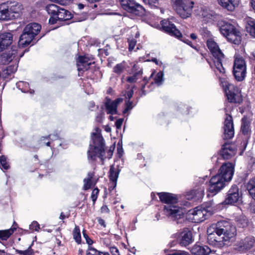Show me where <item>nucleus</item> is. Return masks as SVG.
<instances>
[{
    "mask_svg": "<svg viewBox=\"0 0 255 255\" xmlns=\"http://www.w3.org/2000/svg\"><path fill=\"white\" fill-rule=\"evenodd\" d=\"M34 38L33 35L24 28L19 38L18 46L23 48L25 47L31 43Z\"/></svg>",
    "mask_w": 255,
    "mask_h": 255,
    "instance_id": "22",
    "label": "nucleus"
},
{
    "mask_svg": "<svg viewBox=\"0 0 255 255\" xmlns=\"http://www.w3.org/2000/svg\"><path fill=\"white\" fill-rule=\"evenodd\" d=\"M99 193V189L96 187L95 188L92 192L91 198L93 202V204H94L97 199L98 195Z\"/></svg>",
    "mask_w": 255,
    "mask_h": 255,
    "instance_id": "51",
    "label": "nucleus"
},
{
    "mask_svg": "<svg viewBox=\"0 0 255 255\" xmlns=\"http://www.w3.org/2000/svg\"><path fill=\"white\" fill-rule=\"evenodd\" d=\"M207 213L202 206H198L193 208L192 212V223H199L206 219Z\"/></svg>",
    "mask_w": 255,
    "mask_h": 255,
    "instance_id": "21",
    "label": "nucleus"
},
{
    "mask_svg": "<svg viewBox=\"0 0 255 255\" xmlns=\"http://www.w3.org/2000/svg\"><path fill=\"white\" fill-rule=\"evenodd\" d=\"M120 170L117 168H115L114 165L110 166L109 172V178L110 182H117Z\"/></svg>",
    "mask_w": 255,
    "mask_h": 255,
    "instance_id": "32",
    "label": "nucleus"
},
{
    "mask_svg": "<svg viewBox=\"0 0 255 255\" xmlns=\"http://www.w3.org/2000/svg\"><path fill=\"white\" fill-rule=\"evenodd\" d=\"M83 237L85 238L86 241V243L89 245L91 246L93 244V240L89 237L87 234L86 230L84 229L82 231Z\"/></svg>",
    "mask_w": 255,
    "mask_h": 255,
    "instance_id": "54",
    "label": "nucleus"
},
{
    "mask_svg": "<svg viewBox=\"0 0 255 255\" xmlns=\"http://www.w3.org/2000/svg\"><path fill=\"white\" fill-rule=\"evenodd\" d=\"M211 252V249L207 246L196 244L192 247V255H209Z\"/></svg>",
    "mask_w": 255,
    "mask_h": 255,
    "instance_id": "28",
    "label": "nucleus"
},
{
    "mask_svg": "<svg viewBox=\"0 0 255 255\" xmlns=\"http://www.w3.org/2000/svg\"><path fill=\"white\" fill-rule=\"evenodd\" d=\"M223 128L224 129L223 139L228 140L233 138L235 134L234 122L232 116L229 114H226Z\"/></svg>",
    "mask_w": 255,
    "mask_h": 255,
    "instance_id": "15",
    "label": "nucleus"
},
{
    "mask_svg": "<svg viewBox=\"0 0 255 255\" xmlns=\"http://www.w3.org/2000/svg\"><path fill=\"white\" fill-rule=\"evenodd\" d=\"M207 242L210 245L215 248L221 249L226 245V242H229V239H227L222 234L218 233L214 230L212 233H209V230H207Z\"/></svg>",
    "mask_w": 255,
    "mask_h": 255,
    "instance_id": "10",
    "label": "nucleus"
},
{
    "mask_svg": "<svg viewBox=\"0 0 255 255\" xmlns=\"http://www.w3.org/2000/svg\"><path fill=\"white\" fill-rule=\"evenodd\" d=\"M56 16L59 19V21H61L69 20L72 17L70 11L61 7L60 8Z\"/></svg>",
    "mask_w": 255,
    "mask_h": 255,
    "instance_id": "31",
    "label": "nucleus"
},
{
    "mask_svg": "<svg viewBox=\"0 0 255 255\" xmlns=\"http://www.w3.org/2000/svg\"><path fill=\"white\" fill-rule=\"evenodd\" d=\"M104 117V113L103 112H101L98 114V115L96 117V121L99 123H101L103 121V119Z\"/></svg>",
    "mask_w": 255,
    "mask_h": 255,
    "instance_id": "62",
    "label": "nucleus"
},
{
    "mask_svg": "<svg viewBox=\"0 0 255 255\" xmlns=\"http://www.w3.org/2000/svg\"><path fill=\"white\" fill-rule=\"evenodd\" d=\"M124 121L123 119H119L115 122V126L117 129H121Z\"/></svg>",
    "mask_w": 255,
    "mask_h": 255,
    "instance_id": "61",
    "label": "nucleus"
},
{
    "mask_svg": "<svg viewBox=\"0 0 255 255\" xmlns=\"http://www.w3.org/2000/svg\"><path fill=\"white\" fill-rule=\"evenodd\" d=\"M29 229L32 231H39L40 225L37 221H33L29 225Z\"/></svg>",
    "mask_w": 255,
    "mask_h": 255,
    "instance_id": "52",
    "label": "nucleus"
},
{
    "mask_svg": "<svg viewBox=\"0 0 255 255\" xmlns=\"http://www.w3.org/2000/svg\"><path fill=\"white\" fill-rule=\"evenodd\" d=\"M181 239L179 244L181 246L186 247L191 242V231L189 228H184L180 233Z\"/></svg>",
    "mask_w": 255,
    "mask_h": 255,
    "instance_id": "25",
    "label": "nucleus"
},
{
    "mask_svg": "<svg viewBox=\"0 0 255 255\" xmlns=\"http://www.w3.org/2000/svg\"><path fill=\"white\" fill-rule=\"evenodd\" d=\"M161 29L164 32L177 39L182 40V34L169 19H164L160 21Z\"/></svg>",
    "mask_w": 255,
    "mask_h": 255,
    "instance_id": "13",
    "label": "nucleus"
},
{
    "mask_svg": "<svg viewBox=\"0 0 255 255\" xmlns=\"http://www.w3.org/2000/svg\"><path fill=\"white\" fill-rule=\"evenodd\" d=\"M117 184V182H110L109 188H108V191H109V194L110 195H112L113 192H114V189H115L116 186Z\"/></svg>",
    "mask_w": 255,
    "mask_h": 255,
    "instance_id": "56",
    "label": "nucleus"
},
{
    "mask_svg": "<svg viewBox=\"0 0 255 255\" xmlns=\"http://www.w3.org/2000/svg\"><path fill=\"white\" fill-rule=\"evenodd\" d=\"M103 252L89 246L86 254L87 255H102Z\"/></svg>",
    "mask_w": 255,
    "mask_h": 255,
    "instance_id": "46",
    "label": "nucleus"
},
{
    "mask_svg": "<svg viewBox=\"0 0 255 255\" xmlns=\"http://www.w3.org/2000/svg\"><path fill=\"white\" fill-rule=\"evenodd\" d=\"M0 164L2 168L7 170L9 169V165L7 162V158L4 155H1L0 156Z\"/></svg>",
    "mask_w": 255,
    "mask_h": 255,
    "instance_id": "47",
    "label": "nucleus"
},
{
    "mask_svg": "<svg viewBox=\"0 0 255 255\" xmlns=\"http://www.w3.org/2000/svg\"><path fill=\"white\" fill-rule=\"evenodd\" d=\"M95 130L96 132H92L91 134V142L87 152V157L89 160L94 162L98 157L104 164L106 158L110 159L112 157L115 145L114 144L107 150L105 140L100 128H96Z\"/></svg>",
    "mask_w": 255,
    "mask_h": 255,
    "instance_id": "1",
    "label": "nucleus"
},
{
    "mask_svg": "<svg viewBox=\"0 0 255 255\" xmlns=\"http://www.w3.org/2000/svg\"><path fill=\"white\" fill-rule=\"evenodd\" d=\"M109 251L112 255H121L119 249L115 246L110 247Z\"/></svg>",
    "mask_w": 255,
    "mask_h": 255,
    "instance_id": "55",
    "label": "nucleus"
},
{
    "mask_svg": "<svg viewBox=\"0 0 255 255\" xmlns=\"http://www.w3.org/2000/svg\"><path fill=\"white\" fill-rule=\"evenodd\" d=\"M233 73L235 79L241 82L244 80L246 77V71L243 69H237L236 67H233Z\"/></svg>",
    "mask_w": 255,
    "mask_h": 255,
    "instance_id": "35",
    "label": "nucleus"
},
{
    "mask_svg": "<svg viewBox=\"0 0 255 255\" xmlns=\"http://www.w3.org/2000/svg\"><path fill=\"white\" fill-rule=\"evenodd\" d=\"M237 225L239 228H245L248 225V220L244 215H240L236 218Z\"/></svg>",
    "mask_w": 255,
    "mask_h": 255,
    "instance_id": "40",
    "label": "nucleus"
},
{
    "mask_svg": "<svg viewBox=\"0 0 255 255\" xmlns=\"http://www.w3.org/2000/svg\"><path fill=\"white\" fill-rule=\"evenodd\" d=\"M15 230V227H11L7 230H0V239L2 241H6Z\"/></svg>",
    "mask_w": 255,
    "mask_h": 255,
    "instance_id": "36",
    "label": "nucleus"
},
{
    "mask_svg": "<svg viewBox=\"0 0 255 255\" xmlns=\"http://www.w3.org/2000/svg\"><path fill=\"white\" fill-rule=\"evenodd\" d=\"M157 194L160 202L166 204L164 206L163 209L165 215L175 220H178L184 217L182 209L175 205L178 202V195L164 192L157 193Z\"/></svg>",
    "mask_w": 255,
    "mask_h": 255,
    "instance_id": "2",
    "label": "nucleus"
},
{
    "mask_svg": "<svg viewBox=\"0 0 255 255\" xmlns=\"http://www.w3.org/2000/svg\"><path fill=\"white\" fill-rule=\"evenodd\" d=\"M100 210L102 213H109L110 212V209L106 204L103 205Z\"/></svg>",
    "mask_w": 255,
    "mask_h": 255,
    "instance_id": "64",
    "label": "nucleus"
},
{
    "mask_svg": "<svg viewBox=\"0 0 255 255\" xmlns=\"http://www.w3.org/2000/svg\"><path fill=\"white\" fill-rule=\"evenodd\" d=\"M255 243L253 237H247L238 241L234 245V249L240 252H244L252 249Z\"/></svg>",
    "mask_w": 255,
    "mask_h": 255,
    "instance_id": "19",
    "label": "nucleus"
},
{
    "mask_svg": "<svg viewBox=\"0 0 255 255\" xmlns=\"http://www.w3.org/2000/svg\"><path fill=\"white\" fill-rule=\"evenodd\" d=\"M200 206H202L203 209L205 210L207 213H209L210 215L213 214L214 208V204L213 201H210L208 202H205Z\"/></svg>",
    "mask_w": 255,
    "mask_h": 255,
    "instance_id": "41",
    "label": "nucleus"
},
{
    "mask_svg": "<svg viewBox=\"0 0 255 255\" xmlns=\"http://www.w3.org/2000/svg\"><path fill=\"white\" fill-rule=\"evenodd\" d=\"M119 1L122 8L128 12L138 16L145 15V8L135 0H119Z\"/></svg>",
    "mask_w": 255,
    "mask_h": 255,
    "instance_id": "8",
    "label": "nucleus"
},
{
    "mask_svg": "<svg viewBox=\"0 0 255 255\" xmlns=\"http://www.w3.org/2000/svg\"><path fill=\"white\" fill-rule=\"evenodd\" d=\"M126 69V64L125 61H123L120 63L116 64L113 68V71L117 75H121Z\"/></svg>",
    "mask_w": 255,
    "mask_h": 255,
    "instance_id": "39",
    "label": "nucleus"
},
{
    "mask_svg": "<svg viewBox=\"0 0 255 255\" xmlns=\"http://www.w3.org/2000/svg\"><path fill=\"white\" fill-rule=\"evenodd\" d=\"M221 33L228 41L235 44L239 45L242 41L241 33L236 26L231 22L222 20L217 23Z\"/></svg>",
    "mask_w": 255,
    "mask_h": 255,
    "instance_id": "4",
    "label": "nucleus"
},
{
    "mask_svg": "<svg viewBox=\"0 0 255 255\" xmlns=\"http://www.w3.org/2000/svg\"><path fill=\"white\" fill-rule=\"evenodd\" d=\"M166 255H188V253L181 251H176L175 252Z\"/></svg>",
    "mask_w": 255,
    "mask_h": 255,
    "instance_id": "60",
    "label": "nucleus"
},
{
    "mask_svg": "<svg viewBox=\"0 0 255 255\" xmlns=\"http://www.w3.org/2000/svg\"><path fill=\"white\" fill-rule=\"evenodd\" d=\"M94 56L88 54L79 55L76 59L77 67L79 72H85L90 68V66L95 63Z\"/></svg>",
    "mask_w": 255,
    "mask_h": 255,
    "instance_id": "17",
    "label": "nucleus"
},
{
    "mask_svg": "<svg viewBox=\"0 0 255 255\" xmlns=\"http://www.w3.org/2000/svg\"><path fill=\"white\" fill-rule=\"evenodd\" d=\"M24 28L35 37L40 31L41 25L38 23L31 22L27 24Z\"/></svg>",
    "mask_w": 255,
    "mask_h": 255,
    "instance_id": "30",
    "label": "nucleus"
},
{
    "mask_svg": "<svg viewBox=\"0 0 255 255\" xmlns=\"http://www.w3.org/2000/svg\"><path fill=\"white\" fill-rule=\"evenodd\" d=\"M143 71L141 69L137 72H135L133 75L128 76L127 78V81L130 83H133L136 82L138 79V76H141L142 75Z\"/></svg>",
    "mask_w": 255,
    "mask_h": 255,
    "instance_id": "44",
    "label": "nucleus"
},
{
    "mask_svg": "<svg viewBox=\"0 0 255 255\" xmlns=\"http://www.w3.org/2000/svg\"><path fill=\"white\" fill-rule=\"evenodd\" d=\"M15 252L17 254H18L20 255H31L30 254H29V251H27L26 250L25 251H21V250H19L18 249H15Z\"/></svg>",
    "mask_w": 255,
    "mask_h": 255,
    "instance_id": "63",
    "label": "nucleus"
},
{
    "mask_svg": "<svg viewBox=\"0 0 255 255\" xmlns=\"http://www.w3.org/2000/svg\"><path fill=\"white\" fill-rule=\"evenodd\" d=\"M242 194L239 191V188L237 185H233L226 194L225 200L222 202L224 205H234L241 201Z\"/></svg>",
    "mask_w": 255,
    "mask_h": 255,
    "instance_id": "14",
    "label": "nucleus"
},
{
    "mask_svg": "<svg viewBox=\"0 0 255 255\" xmlns=\"http://www.w3.org/2000/svg\"><path fill=\"white\" fill-rule=\"evenodd\" d=\"M234 171V164L230 162H225L221 166L218 173L215 176H217L225 182H229L232 180Z\"/></svg>",
    "mask_w": 255,
    "mask_h": 255,
    "instance_id": "11",
    "label": "nucleus"
},
{
    "mask_svg": "<svg viewBox=\"0 0 255 255\" xmlns=\"http://www.w3.org/2000/svg\"><path fill=\"white\" fill-rule=\"evenodd\" d=\"M206 45L214 58V62L216 68L220 73L224 74L225 73V70L222 64L223 60L224 58V55L220 49L218 44L213 38H209L207 40Z\"/></svg>",
    "mask_w": 255,
    "mask_h": 255,
    "instance_id": "6",
    "label": "nucleus"
},
{
    "mask_svg": "<svg viewBox=\"0 0 255 255\" xmlns=\"http://www.w3.org/2000/svg\"><path fill=\"white\" fill-rule=\"evenodd\" d=\"M237 150V146L234 143L227 142L222 145L218 154L223 159H230L236 155Z\"/></svg>",
    "mask_w": 255,
    "mask_h": 255,
    "instance_id": "16",
    "label": "nucleus"
},
{
    "mask_svg": "<svg viewBox=\"0 0 255 255\" xmlns=\"http://www.w3.org/2000/svg\"><path fill=\"white\" fill-rule=\"evenodd\" d=\"M241 132L242 134L245 136V139H243V141L241 143V144H243L244 148L241 152L240 155H241L245 150L252 132L251 122L249 121L246 117H244L241 120Z\"/></svg>",
    "mask_w": 255,
    "mask_h": 255,
    "instance_id": "18",
    "label": "nucleus"
},
{
    "mask_svg": "<svg viewBox=\"0 0 255 255\" xmlns=\"http://www.w3.org/2000/svg\"><path fill=\"white\" fill-rule=\"evenodd\" d=\"M163 74L162 72H159L157 73L154 79V83L157 85H160L163 81Z\"/></svg>",
    "mask_w": 255,
    "mask_h": 255,
    "instance_id": "49",
    "label": "nucleus"
},
{
    "mask_svg": "<svg viewBox=\"0 0 255 255\" xmlns=\"http://www.w3.org/2000/svg\"><path fill=\"white\" fill-rule=\"evenodd\" d=\"M218 3L223 8L228 11H233L238 5L239 0H218Z\"/></svg>",
    "mask_w": 255,
    "mask_h": 255,
    "instance_id": "26",
    "label": "nucleus"
},
{
    "mask_svg": "<svg viewBox=\"0 0 255 255\" xmlns=\"http://www.w3.org/2000/svg\"><path fill=\"white\" fill-rule=\"evenodd\" d=\"M24 9L23 5L17 1H7L0 4V20L8 21L19 18Z\"/></svg>",
    "mask_w": 255,
    "mask_h": 255,
    "instance_id": "3",
    "label": "nucleus"
},
{
    "mask_svg": "<svg viewBox=\"0 0 255 255\" xmlns=\"http://www.w3.org/2000/svg\"><path fill=\"white\" fill-rule=\"evenodd\" d=\"M86 76L87 79L94 81H97L102 77V73L99 69V68H89L86 70Z\"/></svg>",
    "mask_w": 255,
    "mask_h": 255,
    "instance_id": "27",
    "label": "nucleus"
},
{
    "mask_svg": "<svg viewBox=\"0 0 255 255\" xmlns=\"http://www.w3.org/2000/svg\"><path fill=\"white\" fill-rule=\"evenodd\" d=\"M225 183L217 176H213L210 180L209 192L213 195L217 194L225 186Z\"/></svg>",
    "mask_w": 255,
    "mask_h": 255,
    "instance_id": "20",
    "label": "nucleus"
},
{
    "mask_svg": "<svg viewBox=\"0 0 255 255\" xmlns=\"http://www.w3.org/2000/svg\"><path fill=\"white\" fill-rule=\"evenodd\" d=\"M58 20H59V19H58L56 15H51L48 22L50 24H54L56 23Z\"/></svg>",
    "mask_w": 255,
    "mask_h": 255,
    "instance_id": "59",
    "label": "nucleus"
},
{
    "mask_svg": "<svg viewBox=\"0 0 255 255\" xmlns=\"http://www.w3.org/2000/svg\"><path fill=\"white\" fill-rule=\"evenodd\" d=\"M202 15L204 17H206L209 19V21L212 22L213 23H216L217 24L219 21H221V19L222 16L219 14L216 13L215 12L213 11H211L207 13L206 15H204L203 13Z\"/></svg>",
    "mask_w": 255,
    "mask_h": 255,
    "instance_id": "33",
    "label": "nucleus"
},
{
    "mask_svg": "<svg viewBox=\"0 0 255 255\" xmlns=\"http://www.w3.org/2000/svg\"><path fill=\"white\" fill-rule=\"evenodd\" d=\"M128 50L129 51H131L134 49L136 45V40L135 39L132 37L131 38H128Z\"/></svg>",
    "mask_w": 255,
    "mask_h": 255,
    "instance_id": "50",
    "label": "nucleus"
},
{
    "mask_svg": "<svg viewBox=\"0 0 255 255\" xmlns=\"http://www.w3.org/2000/svg\"><path fill=\"white\" fill-rule=\"evenodd\" d=\"M159 0H142L145 4H148L151 7H157Z\"/></svg>",
    "mask_w": 255,
    "mask_h": 255,
    "instance_id": "48",
    "label": "nucleus"
},
{
    "mask_svg": "<svg viewBox=\"0 0 255 255\" xmlns=\"http://www.w3.org/2000/svg\"><path fill=\"white\" fill-rule=\"evenodd\" d=\"M16 54L17 51L15 49L2 53L0 55L1 62L4 65L8 64L14 58Z\"/></svg>",
    "mask_w": 255,
    "mask_h": 255,
    "instance_id": "29",
    "label": "nucleus"
},
{
    "mask_svg": "<svg viewBox=\"0 0 255 255\" xmlns=\"http://www.w3.org/2000/svg\"><path fill=\"white\" fill-rule=\"evenodd\" d=\"M214 230L229 240L235 236L236 232L235 227L229 221L225 220L218 221Z\"/></svg>",
    "mask_w": 255,
    "mask_h": 255,
    "instance_id": "12",
    "label": "nucleus"
},
{
    "mask_svg": "<svg viewBox=\"0 0 255 255\" xmlns=\"http://www.w3.org/2000/svg\"><path fill=\"white\" fill-rule=\"evenodd\" d=\"M13 41V34L11 32L0 33V52L9 46Z\"/></svg>",
    "mask_w": 255,
    "mask_h": 255,
    "instance_id": "23",
    "label": "nucleus"
},
{
    "mask_svg": "<svg viewBox=\"0 0 255 255\" xmlns=\"http://www.w3.org/2000/svg\"><path fill=\"white\" fill-rule=\"evenodd\" d=\"M84 189L85 190H87L89 189L93 185L92 180H91L90 179H84Z\"/></svg>",
    "mask_w": 255,
    "mask_h": 255,
    "instance_id": "53",
    "label": "nucleus"
},
{
    "mask_svg": "<svg viewBox=\"0 0 255 255\" xmlns=\"http://www.w3.org/2000/svg\"><path fill=\"white\" fill-rule=\"evenodd\" d=\"M220 82L228 102L235 104H241L243 102V96L239 88L230 83L226 78H220Z\"/></svg>",
    "mask_w": 255,
    "mask_h": 255,
    "instance_id": "5",
    "label": "nucleus"
},
{
    "mask_svg": "<svg viewBox=\"0 0 255 255\" xmlns=\"http://www.w3.org/2000/svg\"><path fill=\"white\" fill-rule=\"evenodd\" d=\"M126 107L123 111V114H126L129 111L132 110L133 108V102L130 100H125Z\"/></svg>",
    "mask_w": 255,
    "mask_h": 255,
    "instance_id": "45",
    "label": "nucleus"
},
{
    "mask_svg": "<svg viewBox=\"0 0 255 255\" xmlns=\"http://www.w3.org/2000/svg\"><path fill=\"white\" fill-rule=\"evenodd\" d=\"M247 189L251 197L255 200V176L249 181Z\"/></svg>",
    "mask_w": 255,
    "mask_h": 255,
    "instance_id": "37",
    "label": "nucleus"
},
{
    "mask_svg": "<svg viewBox=\"0 0 255 255\" xmlns=\"http://www.w3.org/2000/svg\"><path fill=\"white\" fill-rule=\"evenodd\" d=\"M149 79H147L146 77H144L142 79L143 83L141 84V91L143 95L146 94V91L145 90V87L147 83L148 82Z\"/></svg>",
    "mask_w": 255,
    "mask_h": 255,
    "instance_id": "57",
    "label": "nucleus"
},
{
    "mask_svg": "<svg viewBox=\"0 0 255 255\" xmlns=\"http://www.w3.org/2000/svg\"><path fill=\"white\" fill-rule=\"evenodd\" d=\"M247 30L250 34L255 38V20H250L248 22Z\"/></svg>",
    "mask_w": 255,
    "mask_h": 255,
    "instance_id": "42",
    "label": "nucleus"
},
{
    "mask_svg": "<svg viewBox=\"0 0 255 255\" xmlns=\"http://www.w3.org/2000/svg\"><path fill=\"white\" fill-rule=\"evenodd\" d=\"M73 238L75 242L80 244L81 243V236L80 233V229L79 226H76L73 232Z\"/></svg>",
    "mask_w": 255,
    "mask_h": 255,
    "instance_id": "43",
    "label": "nucleus"
},
{
    "mask_svg": "<svg viewBox=\"0 0 255 255\" xmlns=\"http://www.w3.org/2000/svg\"><path fill=\"white\" fill-rule=\"evenodd\" d=\"M60 7L55 4H49L45 7V10L50 15H57Z\"/></svg>",
    "mask_w": 255,
    "mask_h": 255,
    "instance_id": "38",
    "label": "nucleus"
},
{
    "mask_svg": "<svg viewBox=\"0 0 255 255\" xmlns=\"http://www.w3.org/2000/svg\"><path fill=\"white\" fill-rule=\"evenodd\" d=\"M124 99L122 98H118L113 101L111 103L105 106L107 110V114H111L112 115L118 114L117 108L119 104L122 103Z\"/></svg>",
    "mask_w": 255,
    "mask_h": 255,
    "instance_id": "24",
    "label": "nucleus"
},
{
    "mask_svg": "<svg viewBox=\"0 0 255 255\" xmlns=\"http://www.w3.org/2000/svg\"><path fill=\"white\" fill-rule=\"evenodd\" d=\"M233 67L236 69H243L246 71V64L244 58L240 55H237L235 57Z\"/></svg>",
    "mask_w": 255,
    "mask_h": 255,
    "instance_id": "34",
    "label": "nucleus"
},
{
    "mask_svg": "<svg viewBox=\"0 0 255 255\" xmlns=\"http://www.w3.org/2000/svg\"><path fill=\"white\" fill-rule=\"evenodd\" d=\"M207 176L203 177H195L194 178L192 189V204L201 203L205 195V186L207 181ZM193 205H192V206Z\"/></svg>",
    "mask_w": 255,
    "mask_h": 255,
    "instance_id": "7",
    "label": "nucleus"
},
{
    "mask_svg": "<svg viewBox=\"0 0 255 255\" xmlns=\"http://www.w3.org/2000/svg\"><path fill=\"white\" fill-rule=\"evenodd\" d=\"M134 92L132 89H130L126 92V100H130L133 96Z\"/></svg>",
    "mask_w": 255,
    "mask_h": 255,
    "instance_id": "58",
    "label": "nucleus"
},
{
    "mask_svg": "<svg viewBox=\"0 0 255 255\" xmlns=\"http://www.w3.org/2000/svg\"><path fill=\"white\" fill-rule=\"evenodd\" d=\"M172 6L176 12L183 18L191 15V0H171Z\"/></svg>",
    "mask_w": 255,
    "mask_h": 255,
    "instance_id": "9",
    "label": "nucleus"
}]
</instances>
